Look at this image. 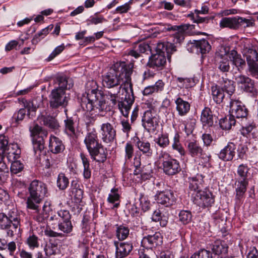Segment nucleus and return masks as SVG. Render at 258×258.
<instances>
[{
  "mask_svg": "<svg viewBox=\"0 0 258 258\" xmlns=\"http://www.w3.org/2000/svg\"><path fill=\"white\" fill-rule=\"evenodd\" d=\"M132 68L124 63H116L109 71L102 76V84L104 87L110 89L105 93L106 98L110 101V105L114 106L120 93L121 85H124L123 90L128 88V82L132 84L131 75Z\"/></svg>",
  "mask_w": 258,
  "mask_h": 258,
  "instance_id": "nucleus-1",
  "label": "nucleus"
},
{
  "mask_svg": "<svg viewBox=\"0 0 258 258\" xmlns=\"http://www.w3.org/2000/svg\"><path fill=\"white\" fill-rule=\"evenodd\" d=\"M85 93L81 99L82 108L87 111L100 113L106 110V105L101 91L98 89L97 83L89 81L86 84Z\"/></svg>",
  "mask_w": 258,
  "mask_h": 258,
  "instance_id": "nucleus-2",
  "label": "nucleus"
},
{
  "mask_svg": "<svg viewBox=\"0 0 258 258\" xmlns=\"http://www.w3.org/2000/svg\"><path fill=\"white\" fill-rule=\"evenodd\" d=\"M0 228L6 231L7 237L13 238L20 234L21 215L17 208L13 207L7 214L0 213Z\"/></svg>",
  "mask_w": 258,
  "mask_h": 258,
  "instance_id": "nucleus-3",
  "label": "nucleus"
},
{
  "mask_svg": "<svg viewBox=\"0 0 258 258\" xmlns=\"http://www.w3.org/2000/svg\"><path fill=\"white\" fill-rule=\"evenodd\" d=\"M29 196L27 198V208L31 210H37L42 200L46 196V185L39 180H34L29 187Z\"/></svg>",
  "mask_w": 258,
  "mask_h": 258,
  "instance_id": "nucleus-4",
  "label": "nucleus"
},
{
  "mask_svg": "<svg viewBox=\"0 0 258 258\" xmlns=\"http://www.w3.org/2000/svg\"><path fill=\"white\" fill-rule=\"evenodd\" d=\"M249 168L246 164H241L238 166L237 169V177L235 178V185L236 186L235 199L236 203H239L243 198L246 191L248 184V176Z\"/></svg>",
  "mask_w": 258,
  "mask_h": 258,
  "instance_id": "nucleus-5",
  "label": "nucleus"
},
{
  "mask_svg": "<svg viewBox=\"0 0 258 258\" xmlns=\"http://www.w3.org/2000/svg\"><path fill=\"white\" fill-rule=\"evenodd\" d=\"M158 159L162 164L163 172L168 176H173L178 173L181 170L179 162L172 157L167 152L161 151Z\"/></svg>",
  "mask_w": 258,
  "mask_h": 258,
  "instance_id": "nucleus-6",
  "label": "nucleus"
},
{
  "mask_svg": "<svg viewBox=\"0 0 258 258\" xmlns=\"http://www.w3.org/2000/svg\"><path fill=\"white\" fill-rule=\"evenodd\" d=\"M127 85L128 86V88L124 90L125 92L124 99L121 101L118 100V98L117 99L118 108L125 117L128 116L135 100L132 84H130V82H128Z\"/></svg>",
  "mask_w": 258,
  "mask_h": 258,
  "instance_id": "nucleus-7",
  "label": "nucleus"
},
{
  "mask_svg": "<svg viewBox=\"0 0 258 258\" xmlns=\"http://www.w3.org/2000/svg\"><path fill=\"white\" fill-rule=\"evenodd\" d=\"M48 97L50 107L52 109L66 107L68 105L69 98L62 90L53 89Z\"/></svg>",
  "mask_w": 258,
  "mask_h": 258,
  "instance_id": "nucleus-8",
  "label": "nucleus"
},
{
  "mask_svg": "<svg viewBox=\"0 0 258 258\" xmlns=\"http://www.w3.org/2000/svg\"><path fill=\"white\" fill-rule=\"evenodd\" d=\"M186 148L188 154L193 158H199L208 161L211 158V155L206 153L199 142L196 140H187Z\"/></svg>",
  "mask_w": 258,
  "mask_h": 258,
  "instance_id": "nucleus-9",
  "label": "nucleus"
},
{
  "mask_svg": "<svg viewBox=\"0 0 258 258\" xmlns=\"http://www.w3.org/2000/svg\"><path fill=\"white\" fill-rule=\"evenodd\" d=\"M194 202L202 208L211 207L215 202V196L209 190H199L194 196Z\"/></svg>",
  "mask_w": 258,
  "mask_h": 258,
  "instance_id": "nucleus-10",
  "label": "nucleus"
},
{
  "mask_svg": "<svg viewBox=\"0 0 258 258\" xmlns=\"http://www.w3.org/2000/svg\"><path fill=\"white\" fill-rule=\"evenodd\" d=\"M228 51L227 48L221 47L216 53V65L218 69L223 73L228 72L230 69L227 56Z\"/></svg>",
  "mask_w": 258,
  "mask_h": 258,
  "instance_id": "nucleus-11",
  "label": "nucleus"
},
{
  "mask_svg": "<svg viewBox=\"0 0 258 258\" xmlns=\"http://www.w3.org/2000/svg\"><path fill=\"white\" fill-rule=\"evenodd\" d=\"M11 145L9 144L8 138L5 135H0V149L2 150V154H8V159L11 160V157L13 156L14 159H17L19 158L21 154V150L19 148L17 144H12V148L16 149L15 151H10L7 152L10 150Z\"/></svg>",
  "mask_w": 258,
  "mask_h": 258,
  "instance_id": "nucleus-12",
  "label": "nucleus"
},
{
  "mask_svg": "<svg viewBox=\"0 0 258 258\" xmlns=\"http://www.w3.org/2000/svg\"><path fill=\"white\" fill-rule=\"evenodd\" d=\"M230 114L234 118H244L248 114V110L245 106L238 100L231 99L230 102Z\"/></svg>",
  "mask_w": 258,
  "mask_h": 258,
  "instance_id": "nucleus-13",
  "label": "nucleus"
},
{
  "mask_svg": "<svg viewBox=\"0 0 258 258\" xmlns=\"http://www.w3.org/2000/svg\"><path fill=\"white\" fill-rule=\"evenodd\" d=\"M116 131L109 122L102 124L100 127V137L105 143H112L116 138Z\"/></svg>",
  "mask_w": 258,
  "mask_h": 258,
  "instance_id": "nucleus-14",
  "label": "nucleus"
},
{
  "mask_svg": "<svg viewBox=\"0 0 258 258\" xmlns=\"http://www.w3.org/2000/svg\"><path fill=\"white\" fill-rule=\"evenodd\" d=\"M156 200L158 203L169 207L173 205L175 202L176 198L172 190L166 189L163 191H158L156 195Z\"/></svg>",
  "mask_w": 258,
  "mask_h": 258,
  "instance_id": "nucleus-15",
  "label": "nucleus"
},
{
  "mask_svg": "<svg viewBox=\"0 0 258 258\" xmlns=\"http://www.w3.org/2000/svg\"><path fill=\"white\" fill-rule=\"evenodd\" d=\"M163 237L160 232H155L153 235H148L143 237L142 245L147 249H152L162 244Z\"/></svg>",
  "mask_w": 258,
  "mask_h": 258,
  "instance_id": "nucleus-16",
  "label": "nucleus"
},
{
  "mask_svg": "<svg viewBox=\"0 0 258 258\" xmlns=\"http://www.w3.org/2000/svg\"><path fill=\"white\" fill-rule=\"evenodd\" d=\"M235 80L238 84L241 85V87L246 92L250 93L253 95L257 94V91L254 86V81L249 77L240 75L235 77Z\"/></svg>",
  "mask_w": 258,
  "mask_h": 258,
  "instance_id": "nucleus-17",
  "label": "nucleus"
},
{
  "mask_svg": "<svg viewBox=\"0 0 258 258\" xmlns=\"http://www.w3.org/2000/svg\"><path fill=\"white\" fill-rule=\"evenodd\" d=\"M142 121L143 126L148 132L154 131L158 126L156 118L150 110H148L144 112Z\"/></svg>",
  "mask_w": 258,
  "mask_h": 258,
  "instance_id": "nucleus-18",
  "label": "nucleus"
},
{
  "mask_svg": "<svg viewBox=\"0 0 258 258\" xmlns=\"http://www.w3.org/2000/svg\"><path fill=\"white\" fill-rule=\"evenodd\" d=\"M115 246V258H124L127 256L133 249V245L130 242L114 241Z\"/></svg>",
  "mask_w": 258,
  "mask_h": 258,
  "instance_id": "nucleus-19",
  "label": "nucleus"
},
{
  "mask_svg": "<svg viewBox=\"0 0 258 258\" xmlns=\"http://www.w3.org/2000/svg\"><path fill=\"white\" fill-rule=\"evenodd\" d=\"M91 159L99 163H104L106 159L107 152L101 144L89 152Z\"/></svg>",
  "mask_w": 258,
  "mask_h": 258,
  "instance_id": "nucleus-20",
  "label": "nucleus"
},
{
  "mask_svg": "<svg viewBox=\"0 0 258 258\" xmlns=\"http://www.w3.org/2000/svg\"><path fill=\"white\" fill-rule=\"evenodd\" d=\"M84 143L88 152L101 144V143H99L97 134L94 128L87 133L84 140Z\"/></svg>",
  "mask_w": 258,
  "mask_h": 258,
  "instance_id": "nucleus-21",
  "label": "nucleus"
},
{
  "mask_svg": "<svg viewBox=\"0 0 258 258\" xmlns=\"http://www.w3.org/2000/svg\"><path fill=\"white\" fill-rule=\"evenodd\" d=\"M236 149L235 145L232 142H229L227 145L222 149L218 154L219 158L224 161H231L235 156Z\"/></svg>",
  "mask_w": 258,
  "mask_h": 258,
  "instance_id": "nucleus-22",
  "label": "nucleus"
},
{
  "mask_svg": "<svg viewBox=\"0 0 258 258\" xmlns=\"http://www.w3.org/2000/svg\"><path fill=\"white\" fill-rule=\"evenodd\" d=\"M166 62V56L163 53H155L150 57L147 66L154 69H160L165 65Z\"/></svg>",
  "mask_w": 258,
  "mask_h": 258,
  "instance_id": "nucleus-23",
  "label": "nucleus"
},
{
  "mask_svg": "<svg viewBox=\"0 0 258 258\" xmlns=\"http://www.w3.org/2000/svg\"><path fill=\"white\" fill-rule=\"evenodd\" d=\"M49 150L53 154H58L62 152L65 149L62 141L58 138L51 135L49 140Z\"/></svg>",
  "mask_w": 258,
  "mask_h": 258,
  "instance_id": "nucleus-24",
  "label": "nucleus"
},
{
  "mask_svg": "<svg viewBox=\"0 0 258 258\" xmlns=\"http://www.w3.org/2000/svg\"><path fill=\"white\" fill-rule=\"evenodd\" d=\"M135 146L143 155L148 157L152 156L153 151L149 142L141 140L139 138L137 137Z\"/></svg>",
  "mask_w": 258,
  "mask_h": 258,
  "instance_id": "nucleus-25",
  "label": "nucleus"
},
{
  "mask_svg": "<svg viewBox=\"0 0 258 258\" xmlns=\"http://www.w3.org/2000/svg\"><path fill=\"white\" fill-rule=\"evenodd\" d=\"M176 110L180 116H185L189 111L190 105L188 102L178 96L175 100Z\"/></svg>",
  "mask_w": 258,
  "mask_h": 258,
  "instance_id": "nucleus-26",
  "label": "nucleus"
},
{
  "mask_svg": "<svg viewBox=\"0 0 258 258\" xmlns=\"http://www.w3.org/2000/svg\"><path fill=\"white\" fill-rule=\"evenodd\" d=\"M176 46L172 43L159 42L156 47V53H163L167 55L168 59H170V54L176 51Z\"/></svg>",
  "mask_w": 258,
  "mask_h": 258,
  "instance_id": "nucleus-27",
  "label": "nucleus"
},
{
  "mask_svg": "<svg viewBox=\"0 0 258 258\" xmlns=\"http://www.w3.org/2000/svg\"><path fill=\"white\" fill-rule=\"evenodd\" d=\"M239 16L233 17L223 18L220 22V26L221 28H229L233 30H237L239 28Z\"/></svg>",
  "mask_w": 258,
  "mask_h": 258,
  "instance_id": "nucleus-28",
  "label": "nucleus"
},
{
  "mask_svg": "<svg viewBox=\"0 0 258 258\" xmlns=\"http://www.w3.org/2000/svg\"><path fill=\"white\" fill-rule=\"evenodd\" d=\"M211 249L215 254H221L225 256L227 254L228 247L224 242L220 240H217L212 244Z\"/></svg>",
  "mask_w": 258,
  "mask_h": 258,
  "instance_id": "nucleus-29",
  "label": "nucleus"
},
{
  "mask_svg": "<svg viewBox=\"0 0 258 258\" xmlns=\"http://www.w3.org/2000/svg\"><path fill=\"white\" fill-rule=\"evenodd\" d=\"M213 115L211 109L206 107L202 110L201 121L204 126H212L214 123Z\"/></svg>",
  "mask_w": 258,
  "mask_h": 258,
  "instance_id": "nucleus-30",
  "label": "nucleus"
},
{
  "mask_svg": "<svg viewBox=\"0 0 258 258\" xmlns=\"http://www.w3.org/2000/svg\"><path fill=\"white\" fill-rule=\"evenodd\" d=\"M38 119L41 124L48 127L50 129L56 130L59 126L56 120L50 115H41L38 117Z\"/></svg>",
  "mask_w": 258,
  "mask_h": 258,
  "instance_id": "nucleus-31",
  "label": "nucleus"
},
{
  "mask_svg": "<svg viewBox=\"0 0 258 258\" xmlns=\"http://www.w3.org/2000/svg\"><path fill=\"white\" fill-rule=\"evenodd\" d=\"M243 54L246 57L248 66L258 62V53L252 47L250 46L244 47Z\"/></svg>",
  "mask_w": 258,
  "mask_h": 258,
  "instance_id": "nucleus-32",
  "label": "nucleus"
},
{
  "mask_svg": "<svg viewBox=\"0 0 258 258\" xmlns=\"http://www.w3.org/2000/svg\"><path fill=\"white\" fill-rule=\"evenodd\" d=\"M229 57L232 61L233 64L237 68L238 71L242 70L245 66V60L242 58L241 55L234 49L230 51Z\"/></svg>",
  "mask_w": 258,
  "mask_h": 258,
  "instance_id": "nucleus-33",
  "label": "nucleus"
},
{
  "mask_svg": "<svg viewBox=\"0 0 258 258\" xmlns=\"http://www.w3.org/2000/svg\"><path fill=\"white\" fill-rule=\"evenodd\" d=\"M164 83L162 80H158L154 85L148 86L145 88L143 91V94L144 96H148L154 93H157L163 90Z\"/></svg>",
  "mask_w": 258,
  "mask_h": 258,
  "instance_id": "nucleus-34",
  "label": "nucleus"
},
{
  "mask_svg": "<svg viewBox=\"0 0 258 258\" xmlns=\"http://www.w3.org/2000/svg\"><path fill=\"white\" fill-rule=\"evenodd\" d=\"M203 177L197 174L196 176L189 178V188L191 190L198 191L203 187Z\"/></svg>",
  "mask_w": 258,
  "mask_h": 258,
  "instance_id": "nucleus-35",
  "label": "nucleus"
},
{
  "mask_svg": "<svg viewBox=\"0 0 258 258\" xmlns=\"http://www.w3.org/2000/svg\"><path fill=\"white\" fill-rule=\"evenodd\" d=\"M154 142L161 148H166L170 144L168 134L163 132L159 134L154 138Z\"/></svg>",
  "mask_w": 258,
  "mask_h": 258,
  "instance_id": "nucleus-36",
  "label": "nucleus"
},
{
  "mask_svg": "<svg viewBox=\"0 0 258 258\" xmlns=\"http://www.w3.org/2000/svg\"><path fill=\"white\" fill-rule=\"evenodd\" d=\"M149 48V45L145 43L139 44L136 46L134 49L129 50L127 52L128 55L138 58L140 56L141 53H145Z\"/></svg>",
  "mask_w": 258,
  "mask_h": 258,
  "instance_id": "nucleus-37",
  "label": "nucleus"
},
{
  "mask_svg": "<svg viewBox=\"0 0 258 258\" xmlns=\"http://www.w3.org/2000/svg\"><path fill=\"white\" fill-rule=\"evenodd\" d=\"M116 236L120 241L124 240L127 238L130 234V229L124 225L116 224Z\"/></svg>",
  "mask_w": 258,
  "mask_h": 258,
  "instance_id": "nucleus-38",
  "label": "nucleus"
},
{
  "mask_svg": "<svg viewBox=\"0 0 258 258\" xmlns=\"http://www.w3.org/2000/svg\"><path fill=\"white\" fill-rule=\"evenodd\" d=\"M212 98L217 104H220L224 98L223 90L217 85L211 87Z\"/></svg>",
  "mask_w": 258,
  "mask_h": 258,
  "instance_id": "nucleus-39",
  "label": "nucleus"
},
{
  "mask_svg": "<svg viewBox=\"0 0 258 258\" xmlns=\"http://www.w3.org/2000/svg\"><path fill=\"white\" fill-rule=\"evenodd\" d=\"M64 132L71 137H75L76 136V130L75 127V122L72 117H67L64 120Z\"/></svg>",
  "mask_w": 258,
  "mask_h": 258,
  "instance_id": "nucleus-40",
  "label": "nucleus"
},
{
  "mask_svg": "<svg viewBox=\"0 0 258 258\" xmlns=\"http://www.w3.org/2000/svg\"><path fill=\"white\" fill-rule=\"evenodd\" d=\"M236 123L235 119L230 114L221 118L219 120L220 127L223 130H229L232 126L234 125Z\"/></svg>",
  "mask_w": 258,
  "mask_h": 258,
  "instance_id": "nucleus-41",
  "label": "nucleus"
},
{
  "mask_svg": "<svg viewBox=\"0 0 258 258\" xmlns=\"http://www.w3.org/2000/svg\"><path fill=\"white\" fill-rule=\"evenodd\" d=\"M168 217L166 215L163 214L160 210H155L152 215V219L153 221L160 223L162 227H165L168 223Z\"/></svg>",
  "mask_w": 258,
  "mask_h": 258,
  "instance_id": "nucleus-42",
  "label": "nucleus"
},
{
  "mask_svg": "<svg viewBox=\"0 0 258 258\" xmlns=\"http://www.w3.org/2000/svg\"><path fill=\"white\" fill-rule=\"evenodd\" d=\"M29 130L33 138L39 137L44 138L47 136V132L43 130L42 128L37 124H34L33 125L30 126Z\"/></svg>",
  "mask_w": 258,
  "mask_h": 258,
  "instance_id": "nucleus-43",
  "label": "nucleus"
},
{
  "mask_svg": "<svg viewBox=\"0 0 258 258\" xmlns=\"http://www.w3.org/2000/svg\"><path fill=\"white\" fill-rule=\"evenodd\" d=\"M80 157L83 165V176L84 178L88 179L91 176V170L90 167V163L88 158L83 153L80 154Z\"/></svg>",
  "mask_w": 258,
  "mask_h": 258,
  "instance_id": "nucleus-44",
  "label": "nucleus"
},
{
  "mask_svg": "<svg viewBox=\"0 0 258 258\" xmlns=\"http://www.w3.org/2000/svg\"><path fill=\"white\" fill-rule=\"evenodd\" d=\"M118 189L113 188L111 190V193L109 194L107 201L109 203L113 204L112 209L117 208L119 205L120 196L118 194Z\"/></svg>",
  "mask_w": 258,
  "mask_h": 258,
  "instance_id": "nucleus-45",
  "label": "nucleus"
},
{
  "mask_svg": "<svg viewBox=\"0 0 258 258\" xmlns=\"http://www.w3.org/2000/svg\"><path fill=\"white\" fill-rule=\"evenodd\" d=\"M71 219V215L70 212L66 210H60L57 212V215L51 216L50 221L56 220L57 223L59 221H67Z\"/></svg>",
  "mask_w": 258,
  "mask_h": 258,
  "instance_id": "nucleus-46",
  "label": "nucleus"
},
{
  "mask_svg": "<svg viewBox=\"0 0 258 258\" xmlns=\"http://www.w3.org/2000/svg\"><path fill=\"white\" fill-rule=\"evenodd\" d=\"M172 148L173 150L177 151L180 155L184 156L185 155V150L180 142V136L178 133H176L173 137Z\"/></svg>",
  "mask_w": 258,
  "mask_h": 258,
  "instance_id": "nucleus-47",
  "label": "nucleus"
},
{
  "mask_svg": "<svg viewBox=\"0 0 258 258\" xmlns=\"http://www.w3.org/2000/svg\"><path fill=\"white\" fill-rule=\"evenodd\" d=\"M53 25H50L48 27L43 29L37 33L32 40V43L33 44H37L40 40L46 36L49 32L52 29Z\"/></svg>",
  "mask_w": 258,
  "mask_h": 258,
  "instance_id": "nucleus-48",
  "label": "nucleus"
},
{
  "mask_svg": "<svg viewBox=\"0 0 258 258\" xmlns=\"http://www.w3.org/2000/svg\"><path fill=\"white\" fill-rule=\"evenodd\" d=\"M221 89L231 96L235 91V86L233 81L225 79H223Z\"/></svg>",
  "mask_w": 258,
  "mask_h": 258,
  "instance_id": "nucleus-49",
  "label": "nucleus"
},
{
  "mask_svg": "<svg viewBox=\"0 0 258 258\" xmlns=\"http://www.w3.org/2000/svg\"><path fill=\"white\" fill-rule=\"evenodd\" d=\"M69 180L63 173H60L57 176L56 184L57 187L60 190H64L68 186Z\"/></svg>",
  "mask_w": 258,
  "mask_h": 258,
  "instance_id": "nucleus-50",
  "label": "nucleus"
},
{
  "mask_svg": "<svg viewBox=\"0 0 258 258\" xmlns=\"http://www.w3.org/2000/svg\"><path fill=\"white\" fill-rule=\"evenodd\" d=\"M58 229L64 233H70L73 230V225L71 220L67 221H59L58 223Z\"/></svg>",
  "mask_w": 258,
  "mask_h": 258,
  "instance_id": "nucleus-51",
  "label": "nucleus"
},
{
  "mask_svg": "<svg viewBox=\"0 0 258 258\" xmlns=\"http://www.w3.org/2000/svg\"><path fill=\"white\" fill-rule=\"evenodd\" d=\"M198 46V53H200L202 54H206L208 52L211 46L209 44L208 40L203 39L201 40H197Z\"/></svg>",
  "mask_w": 258,
  "mask_h": 258,
  "instance_id": "nucleus-52",
  "label": "nucleus"
},
{
  "mask_svg": "<svg viewBox=\"0 0 258 258\" xmlns=\"http://www.w3.org/2000/svg\"><path fill=\"white\" fill-rule=\"evenodd\" d=\"M32 143L34 151L35 153H36L37 151L41 152L44 149V138L39 137L37 138H33Z\"/></svg>",
  "mask_w": 258,
  "mask_h": 258,
  "instance_id": "nucleus-53",
  "label": "nucleus"
},
{
  "mask_svg": "<svg viewBox=\"0 0 258 258\" xmlns=\"http://www.w3.org/2000/svg\"><path fill=\"white\" fill-rule=\"evenodd\" d=\"M178 83L177 86L180 88H190L194 85L193 80L190 78H178L177 79Z\"/></svg>",
  "mask_w": 258,
  "mask_h": 258,
  "instance_id": "nucleus-54",
  "label": "nucleus"
},
{
  "mask_svg": "<svg viewBox=\"0 0 258 258\" xmlns=\"http://www.w3.org/2000/svg\"><path fill=\"white\" fill-rule=\"evenodd\" d=\"M184 39V35L183 33V29L182 27V29H179L173 36V44L177 47V45H180Z\"/></svg>",
  "mask_w": 258,
  "mask_h": 258,
  "instance_id": "nucleus-55",
  "label": "nucleus"
},
{
  "mask_svg": "<svg viewBox=\"0 0 258 258\" xmlns=\"http://www.w3.org/2000/svg\"><path fill=\"white\" fill-rule=\"evenodd\" d=\"M34 212L33 215V218L39 223H44L45 221L48 218L44 213L42 211L40 212L39 207L37 210H33Z\"/></svg>",
  "mask_w": 258,
  "mask_h": 258,
  "instance_id": "nucleus-56",
  "label": "nucleus"
},
{
  "mask_svg": "<svg viewBox=\"0 0 258 258\" xmlns=\"http://www.w3.org/2000/svg\"><path fill=\"white\" fill-rule=\"evenodd\" d=\"M179 219L183 224L189 223L191 220V214L188 211H181L179 213Z\"/></svg>",
  "mask_w": 258,
  "mask_h": 258,
  "instance_id": "nucleus-57",
  "label": "nucleus"
},
{
  "mask_svg": "<svg viewBox=\"0 0 258 258\" xmlns=\"http://www.w3.org/2000/svg\"><path fill=\"white\" fill-rule=\"evenodd\" d=\"M125 160L126 161L128 160H131L132 158L134 153V148L133 145L130 142H128L126 143L125 148Z\"/></svg>",
  "mask_w": 258,
  "mask_h": 258,
  "instance_id": "nucleus-58",
  "label": "nucleus"
},
{
  "mask_svg": "<svg viewBox=\"0 0 258 258\" xmlns=\"http://www.w3.org/2000/svg\"><path fill=\"white\" fill-rule=\"evenodd\" d=\"M57 249V246L56 244L50 242L46 244L44 250L45 255L47 256L50 257L51 255L56 254Z\"/></svg>",
  "mask_w": 258,
  "mask_h": 258,
  "instance_id": "nucleus-59",
  "label": "nucleus"
},
{
  "mask_svg": "<svg viewBox=\"0 0 258 258\" xmlns=\"http://www.w3.org/2000/svg\"><path fill=\"white\" fill-rule=\"evenodd\" d=\"M24 169V165L20 161H14L11 164V171L13 174H18Z\"/></svg>",
  "mask_w": 258,
  "mask_h": 258,
  "instance_id": "nucleus-60",
  "label": "nucleus"
},
{
  "mask_svg": "<svg viewBox=\"0 0 258 258\" xmlns=\"http://www.w3.org/2000/svg\"><path fill=\"white\" fill-rule=\"evenodd\" d=\"M106 21V19L102 16H92L89 17L87 20V25L89 26L90 25H97Z\"/></svg>",
  "mask_w": 258,
  "mask_h": 258,
  "instance_id": "nucleus-61",
  "label": "nucleus"
},
{
  "mask_svg": "<svg viewBox=\"0 0 258 258\" xmlns=\"http://www.w3.org/2000/svg\"><path fill=\"white\" fill-rule=\"evenodd\" d=\"M21 101L23 104V106L24 108L27 110V115L29 116V117H31L30 116H33V114H31V113H34L35 114V112L36 111V109H34V108L31 105L32 101H28L26 100L25 99H22L21 100Z\"/></svg>",
  "mask_w": 258,
  "mask_h": 258,
  "instance_id": "nucleus-62",
  "label": "nucleus"
},
{
  "mask_svg": "<svg viewBox=\"0 0 258 258\" xmlns=\"http://www.w3.org/2000/svg\"><path fill=\"white\" fill-rule=\"evenodd\" d=\"M27 244L31 249L37 248L39 246L38 238L35 235L32 234L27 239Z\"/></svg>",
  "mask_w": 258,
  "mask_h": 258,
  "instance_id": "nucleus-63",
  "label": "nucleus"
},
{
  "mask_svg": "<svg viewBox=\"0 0 258 258\" xmlns=\"http://www.w3.org/2000/svg\"><path fill=\"white\" fill-rule=\"evenodd\" d=\"M133 0H130L127 3L117 7L114 12V13L124 14L126 13L131 8V5L132 4Z\"/></svg>",
  "mask_w": 258,
  "mask_h": 258,
  "instance_id": "nucleus-64",
  "label": "nucleus"
}]
</instances>
